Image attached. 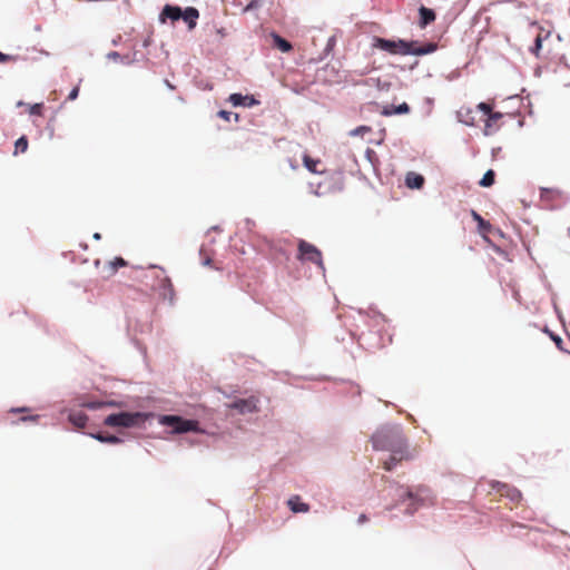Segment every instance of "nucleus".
<instances>
[{"label":"nucleus","instance_id":"nucleus-1","mask_svg":"<svg viewBox=\"0 0 570 570\" xmlns=\"http://www.w3.org/2000/svg\"><path fill=\"white\" fill-rule=\"evenodd\" d=\"M371 441L374 450L391 452L390 458L383 462V468L386 471H391L397 463L413 458L400 426L381 428L372 435Z\"/></svg>","mask_w":570,"mask_h":570},{"label":"nucleus","instance_id":"nucleus-2","mask_svg":"<svg viewBox=\"0 0 570 570\" xmlns=\"http://www.w3.org/2000/svg\"><path fill=\"white\" fill-rule=\"evenodd\" d=\"M373 46L381 49L390 55L400 56H424L434 52L438 49V45L429 42L423 46H419L417 41H405L403 39L390 40L380 37L374 38Z\"/></svg>","mask_w":570,"mask_h":570},{"label":"nucleus","instance_id":"nucleus-3","mask_svg":"<svg viewBox=\"0 0 570 570\" xmlns=\"http://www.w3.org/2000/svg\"><path fill=\"white\" fill-rule=\"evenodd\" d=\"M159 423L171 428L174 433L203 432L198 421L187 420L178 415H163L159 419Z\"/></svg>","mask_w":570,"mask_h":570},{"label":"nucleus","instance_id":"nucleus-4","mask_svg":"<svg viewBox=\"0 0 570 570\" xmlns=\"http://www.w3.org/2000/svg\"><path fill=\"white\" fill-rule=\"evenodd\" d=\"M145 415L142 413H129L120 412L117 414H110L105 419V424L108 426H124L131 428L136 426L144 421Z\"/></svg>","mask_w":570,"mask_h":570},{"label":"nucleus","instance_id":"nucleus-5","mask_svg":"<svg viewBox=\"0 0 570 570\" xmlns=\"http://www.w3.org/2000/svg\"><path fill=\"white\" fill-rule=\"evenodd\" d=\"M493 489H495L501 497L508 498L514 504H518L522 499L521 492L509 484L497 482L493 484Z\"/></svg>","mask_w":570,"mask_h":570},{"label":"nucleus","instance_id":"nucleus-6","mask_svg":"<svg viewBox=\"0 0 570 570\" xmlns=\"http://www.w3.org/2000/svg\"><path fill=\"white\" fill-rule=\"evenodd\" d=\"M228 407L238 411L240 414L253 413L257 411V400L255 397L236 400Z\"/></svg>","mask_w":570,"mask_h":570},{"label":"nucleus","instance_id":"nucleus-7","mask_svg":"<svg viewBox=\"0 0 570 570\" xmlns=\"http://www.w3.org/2000/svg\"><path fill=\"white\" fill-rule=\"evenodd\" d=\"M183 11L178 6L166 4L159 14V20L161 23H165L167 19L177 21L181 18Z\"/></svg>","mask_w":570,"mask_h":570},{"label":"nucleus","instance_id":"nucleus-8","mask_svg":"<svg viewBox=\"0 0 570 570\" xmlns=\"http://www.w3.org/2000/svg\"><path fill=\"white\" fill-rule=\"evenodd\" d=\"M503 115L499 111H493L490 114L485 120L483 132L487 136L493 135L500 128L499 121L502 119Z\"/></svg>","mask_w":570,"mask_h":570},{"label":"nucleus","instance_id":"nucleus-9","mask_svg":"<svg viewBox=\"0 0 570 570\" xmlns=\"http://www.w3.org/2000/svg\"><path fill=\"white\" fill-rule=\"evenodd\" d=\"M436 19V14L434 12V10L430 9V8H426L424 6H421L419 8V27L421 29H424L426 28L429 24H431L432 22H434Z\"/></svg>","mask_w":570,"mask_h":570},{"label":"nucleus","instance_id":"nucleus-10","mask_svg":"<svg viewBox=\"0 0 570 570\" xmlns=\"http://www.w3.org/2000/svg\"><path fill=\"white\" fill-rule=\"evenodd\" d=\"M287 505L294 513H306L309 511V505L301 501L299 495H293L287 500Z\"/></svg>","mask_w":570,"mask_h":570},{"label":"nucleus","instance_id":"nucleus-11","mask_svg":"<svg viewBox=\"0 0 570 570\" xmlns=\"http://www.w3.org/2000/svg\"><path fill=\"white\" fill-rule=\"evenodd\" d=\"M199 12L196 8L187 7L183 11V16L180 19H183L188 24V28L191 30L196 27Z\"/></svg>","mask_w":570,"mask_h":570},{"label":"nucleus","instance_id":"nucleus-12","mask_svg":"<svg viewBox=\"0 0 570 570\" xmlns=\"http://www.w3.org/2000/svg\"><path fill=\"white\" fill-rule=\"evenodd\" d=\"M405 184L409 188L420 189L424 185V177L414 171H410L406 174Z\"/></svg>","mask_w":570,"mask_h":570},{"label":"nucleus","instance_id":"nucleus-13","mask_svg":"<svg viewBox=\"0 0 570 570\" xmlns=\"http://www.w3.org/2000/svg\"><path fill=\"white\" fill-rule=\"evenodd\" d=\"M229 101L234 106H253L257 104L254 97L252 96H243L242 94H233L229 97Z\"/></svg>","mask_w":570,"mask_h":570},{"label":"nucleus","instance_id":"nucleus-14","mask_svg":"<svg viewBox=\"0 0 570 570\" xmlns=\"http://www.w3.org/2000/svg\"><path fill=\"white\" fill-rule=\"evenodd\" d=\"M303 164L306 167L308 171L312 174H321L322 171L318 169V166L321 165L320 159L312 158L308 154L303 155Z\"/></svg>","mask_w":570,"mask_h":570},{"label":"nucleus","instance_id":"nucleus-15","mask_svg":"<svg viewBox=\"0 0 570 570\" xmlns=\"http://www.w3.org/2000/svg\"><path fill=\"white\" fill-rule=\"evenodd\" d=\"M69 421L73 426L82 429L88 421V416L83 412H72L69 414Z\"/></svg>","mask_w":570,"mask_h":570},{"label":"nucleus","instance_id":"nucleus-16","mask_svg":"<svg viewBox=\"0 0 570 570\" xmlns=\"http://www.w3.org/2000/svg\"><path fill=\"white\" fill-rule=\"evenodd\" d=\"M321 253L322 252H298L297 259L301 262L311 261L321 264Z\"/></svg>","mask_w":570,"mask_h":570},{"label":"nucleus","instance_id":"nucleus-17","mask_svg":"<svg viewBox=\"0 0 570 570\" xmlns=\"http://www.w3.org/2000/svg\"><path fill=\"white\" fill-rule=\"evenodd\" d=\"M272 38L274 46L278 48L282 52H288L292 50L293 47L286 39L282 38L276 33H273Z\"/></svg>","mask_w":570,"mask_h":570},{"label":"nucleus","instance_id":"nucleus-18","mask_svg":"<svg viewBox=\"0 0 570 570\" xmlns=\"http://www.w3.org/2000/svg\"><path fill=\"white\" fill-rule=\"evenodd\" d=\"M410 111V107L406 102H403L399 106H390V107H386L384 110H383V115L385 116H391L393 114H407Z\"/></svg>","mask_w":570,"mask_h":570},{"label":"nucleus","instance_id":"nucleus-19","mask_svg":"<svg viewBox=\"0 0 570 570\" xmlns=\"http://www.w3.org/2000/svg\"><path fill=\"white\" fill-rule=\"evenodd\" d=\"M28 139L26 136H21L14 144V155L19 153H26L28 149Z\"/></svg>","mask_w":570,"mask_h":570},{"label":"nucleus","instance_id":"nucleus-20","mask_svg":"<svg viewBox=\"0 0 570 570\" xmlns=\"http://www.w3.org/2000/svg\"><path fill=\"white\" fill-rule=\"evenodd\" d=\"M494 177H495V174L492 169H489L482 177V179L480 180V185L482 187H490L494 184Z\"/></svg>","mask_w":570,"mask_h":570},{"label":"nucleus","instance_id":"nucleus-21","mask_svg":"<svg viewBox=\"0 0 570 570\" xmlns=\"http://www.w3.org/2000/svg\"><path fill=\"white\" fill-rule=\"evenodd\" d=\"M220 229L218 227H213L206 235V238L208 239L207 244L208 246L216 244V238L213 236V234H220Z\"/></svg>","mask_w":570,"mask_h":570},{"label":"nucleus","instance_id":"nucleus-22","mask_svg":"<svg viewBox=\"0 0 570 570\" xmlns=\"http://www.w3.org/2000/svg\"><path fill=\"white\" fill-rule=\"evenodd\" d=\"M371 127L367 126H358L357 128L351 131V136H363L366 132H371Z\"/></svg>","mask_w":570,"mask_h":570},{"label":"nucleus","instance_id":"nucleus-23","mask_svg":"<svg viewBox=\"0 0 570 570\" xmlns=\"http://www.w3.org/2000/svg\"><path fill=\"white\" fill-rule=\"evenodd\" d=\"M97 440L101 442H108V443H118L120 440L115 435L104 436L101 434H98L95 436Z\"/></svg>","mask_w":570,"mask_h":570},{"label":"nucleus","instance_id":"nucleus-24","mask_svg":"<svg viewBox=\"0 0 570 570\" xmlns=\"http://www.w3.org/2000/svg\"><path fill=\"white\" fill-rule=\"evenodd\" d=\"M476 108L479 110H481L487 117L492 114V107L491 105L487 104V102H480Z\"/></svg>","mask_w":570,"mask_h":570},{"label":"nucleus","instance_id":"nucleus-25","mask_svg":"<svg viewBox=\"0 0 570 570\" xmlns=\"http://www.w3.org/2000/svg\"><path fill=\"white\" fill-rule=\"evenodd\" d=\"M81 405L83 407L96 410V409L102 407L104 405H106V403H104V402H86V403H82Z\"/></svg>","mask_w":570,"mask_h":570},{"label":"nucleus","instance_id":"nucleus-26","mask_svg":"<svg viewBox=\"0 0 570 570\" xmlns=\"http://www.w3.org/2000/svg\"><path fill=\"white\" fill-rule=\"evenodd\" d=\"M29 112L31 115L40 116L42 114V104H35L30 107Z\"/></svg>","mask_w":570,"mask_h":570},{"label":"nucleus","instance_id":"nucleus-27","mask_svg":"<svg viewBox=\"0 0 570 570\" xmlns=\"http://www.w3.org/2000/svg\"><path fill=\"white\" fill-rule=\"evenodd\" d=\"M297 249H299V250H303V249H316V247H314L313 245L306 243L305 240H298Z\"/></svg>","mask_w":570,"mask_h":570},{"label":"nucleus","instance_id":"nucleus-28","mask_svg":"<svg viewBox=\"0 0 570 570\" xmlns=\"http://www.w3.org/2000/svg\"><path fill=\"white\" fill-rule=\"evenodd\" d=\"M550 336H551V338L553 340V342L556 343V345H557V347H558L559 350L564 351V352H568L567 350H564V348H563V346H562V340H561V337H560V336H558V335H553V334H551Z\"/></svg>","mask_w":570,"mask_h":570},{"label":"nucleus","instance_id":"nucleus-29","mask_svg":"<svg viewBox=\"0 0 570 570\" xmlns=\"http://www.w3.org/2000/svg\"><path fill=\"white\" fill-rule=\"evenodd\" d=\"M110 264L112 266V269L116 271L119 266H125L126 262L122 258L118 257L114 262H111Z\"/></svg>","mask_w":570,"mask_h":570},{"label":"nucleus","instance_id":"nucleus-30","mask_svg":"<svg viewBox=\"0 0 570 570\" xmlns=\"http://www.w3.org/2000/svg\"><path fill=\"white\" fill-rule=\"evenodd\" d=\"M14 57L4 55L0 51V62L13 61Z\"/></svg>","mask_w":570,"mask_h":570},{"label":"nucleus","instance_id":"nucleus-31","mask_svg":"<svg viewBox=\"0 0 570 570\" xmlns=\"http://www.w3.org/2000/svg\"><path fill=\"white\" fill-rule=\"evenodd\" d=\"M232 115H233L232 112L226 111V110H220V111L218 112V116H219L220 118H223V119L227 120V121H229V119H230V116H232Z\"/></svg>","mask_w":570,"mask_h":570},{"label":"nucleus","instance_id":"nucleus-32","mask_svg":"<svg viewBox=\"0 0 570 570\" xmlns=\"http://www.w3.org/2000/svg\"><path fill=\"white\" fill-rule=\"evenodd\" d=\"M78 94H79V88H78V87H76V88H73V89L70 91V94H69V96H68V99H69V100H75V99L78 97Z\"/></svg>","mask_w":570,"mask_h":570},{"label":"nucleus","instance_id":"nucleus-33","mask_svg":"<svg viewBox=\"0 0 570 570\" xmlns=\"http://www.w3.org/2000/svg\"><path fill=\"white\" fill-rule=\"evenodd\" d=\"M38 419H39V415H29V416H22L20 420L23 422H26V421L36 422Z\"/></svg>","mask_w":570,"mask_h":570},{"label":"nucleus","instance_id":"nucleus-34","mask_svg":"<svg viewBox=\"0 0 570 570\" xmlns=\"http://www.w3.org/2000/svg\"><path fill=\"white\" fill-rule=\"evenodd\" d=\"M367 520H368L367 515H366V514H364V513H362V514L358 517L357 522H358L360 524H363V523H365Z\"/></svg>","mask_w":570,"mask_h":570},{"label":"nucleus","instance_id":"nucleus-35","mask_svg":"<svg viewBox=\"0 0 570 570\" xmlns=\"http://www.w3.org/2000/svg\"><path fill=\"white\" fill-rule=\"evenodd\" d=\"M473 217H474V219H476L481 224L483 223V219L481 218V216L478 213L473 212Z\"/></svg>","mask_w":570,"mask_h":570},{"label":"nucleus","instance_id":"nucleus-36","mask_svg":"<svg viewBox=\"0 0 570 570\" xmlns=\"http://www.w3.org/2000/svg\"><path fill=\"white\" fill-rule=\"evenodd\" d=\"M216 32L220 36V37H225L226 36V32H225V29L220 28V29H217Z\"/></svg>","mask_w":570,"mask_h":570},{"label":"nucleus","instance_id":"nucleus-37","mask_svg":"<svg viewBox=\"0 0 570 570\" xmlns=\"http://www.w3.org/2000/svg\"><path fill=\"white\" fill-rule=\"evenodd\" d=\"M108 57L114 58V59H117V58L119 57V53H118V52H116V51H114V52H110V53L108 55Z\"/></svg>","mask_w":570,"mask_h":570},{"label":"nucleus","instance_id":"nucleus-38","mask_svg":"<svg viewBox=\"0 0 570 570\" xmlns=\"http://www.w3.org/2000/svg\"><path fill=\"white\" fill-rule=\"evenodd\" d=\"M27 409L26 407H21V409H12L11 412L16 413V412H26Z\"/></svg>","mask_w":570,"mask_h":570},{"label":"nucleus","instance_id":"nucleus-39","mask_svg":"<svg viewBox=\"0 0 570 570\" xmlns=\"http://www.w3.org/2000/svg\"><path fill=\"white\" fill-rule=\"evenodd\" d=\"M203 264H204V265H209V264H210V258H209V257H207V256H206V257H204V259H203Z\"/></svg>","mask_w":570,"mask_h":570},{"label":"nucleus","instance_id":"nucleus-40","mask_svg":"<svg viewBox=\"0 0 570 570\" xmlns=\"http://www.w3.org/2000/svg\"><path fill=\"white\" fill-rule=\"evenodd\" d=\"M535 43H537V47L540 48L541 47V39L538 37L537 40H535Z\"/></svg>","mask_w":570,"mask_h":570},{"label":"nucleus","instance_id":"nucleus-41","mask_svg":"<svg viewBox=\"0 0 570 570\" xmlns=\"http://www.w3.org/2000/svg\"><path fill=\"white\" fill-rule=\"evenodd\" d=\"M406 497H407V498H410V499H412V498H413L412 492L407 491V492H406Z\"/></svg>","mask_w":570,"mask_h":570},{"label":"nucleus","instance_id":"nucleus-42","mask_svg":"<svg viewBox=\"0 0 570 570\" xmlns=\"http://www.w3.org/2000/svg\"><path fill=\"white\" fill-rule=\"evenodd\" d=\"M94 238L99 239L100 238V234L99 233L94 234Z\"/></svg>","mask_w":570,"mask_h":570},{"label":"nucleus","instance_id":"nucleus-43","mask_svg":"<svg viewBox=\"0 0 570 570\" xmlns=\"http://www.w3.org/2000/svg\"><path fill=\"white\" fill-rule=\"evenodd\" d=\"M568 234H569V236H570V227L568 228Z\"/></svg>","mask_w":570,"mask_h":570}]
</instances>
